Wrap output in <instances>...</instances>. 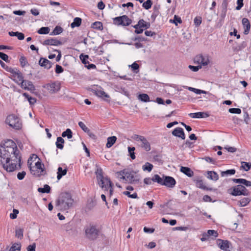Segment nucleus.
Here are the masks:
<instances>
[{
    "mask_svg": "<svg viewBox=\"0 0 251 251\" xmlns=\"http://www.w3.org/2000/svg\"><path fill=\"white\" fill-rule=\"evenodd\" d=\"M0 163L7 172L21 168V156L16 144L11 140L6 142L0 148Z\"/></svg>",
    "mask_w": 251,
    "mask_h": 251,
    "instance_id": "1",
    "label": "nucleus"
},
{
    "mask_svg": "<svg viewBox=\"0 0 251 251\" xmlns=\"http://www.w3.org/2000/svg\"><path fill=\"white\" fill-rule=\"evenodd\" d=\"M74 201L69 193H62L56 201V206L61 210H66L73 206Z\"/></svg>",
    "mask_w": 251,
    "mask_h": 251,
    "instance_id": "2",
    "label": "nucleus"
},
{
    "mask_svg": "<svg viewBox=\"0 0 251 251\" xmlns=\"http://www.w3.org/2000/svg\"><path fill=\"white\" fill-rule=\"evenodd\" d=\"M86 237L90 240L97 239L100 234L99 227L94 225H90L86 227L85 229Z\"/></svg>",
    "mask_w": 251,
    "mask_h": 251,
    "instance_id": "3",
    "label": "nucleus"
},
{
    "mask_svg": "<svg viewBox=\"0 0 251 251\" xmlns=\"http://www.w3.org/2000/svg\"><path fill=\"white\" fill-rule=\"evenodd\" d=\"M227 192L232 196H248L249 191L242 185L239 184L228 189Z\"/></svg>",
    "mask_w": 251,
    "mask_h": 251,
    "instance_id": "4",
    "label": "nucleus"
},
{
    "mask_svg": "<svg viewBox=\"0 0 251 251\" xmlns=\"http://www.w3.org/2000/svg\"><path fill=\"white\" fill-rule=\"evenodd\" d=\"M5 122L10 126L15 129H19L22 127V124L19 119L14 115L7 116Z\"/></svg>",
    "mask_w": 251,
    "mask_h": 251,
    "instance_id": "5",
    "label": "nucleus"
},
{
    "mask_svg": "<svg viewBox=\"0 0 251 251\" xmlns=\"http://www.w3.org/2000/svg\"><path fill=\"white\" fill-rule=\"evenodd\" d=\"M126 177L124 180L126 182L134 185L139 184L140 176L135 172L126 170Z\"/></svg>",
    "mask_w": 251,
    "mask_h": 251,
    "instance_id": "6",
    "label": "nucleus"
},
{
    "mask_svg": "<svg viewBox=\"0 0 251 251\" xmlns=\"http://www.w3.org/2000/svg\"><path fill=\"white\" fill-rule=\"evenodd\" d=\"M50 93L54 94L58 92L60 89V83L57 81L50 82L43 86Z\"/></svg>",
    "mask_w": 251,
    "mask_h": 251,
    "instance_id": "7",
    "label": "nucleus"
},
{
    "mask_svg": "<svg viewBox=\"0 0 251 251\" xmlns=\"http://www.w3.org/2000/svg\"><path fill=\"white\" fill-rule=\"evenodd\" d=\"M134 139L137 141L140 142L141 147L145 150L146 151H149L151 150V145L150 143L145 138L144 136L139 135H135L134 137Z\"/></svg>",
    "mask_w": 251,
    "mask_h": 251,
    "instance_id": "8",
    "label": "nucleus"
},
{
    "mask_svg": "<svg viewBox=\"0 0 251 251\" xmlns=\"http://www.w3.org/2000/svg\"><path fill=\"white\" fill-rule=\"evenodd\" d=\"M114 21L115 24L123 26L129 25L132 22L131 20L126 15L116 17L114 19Z\"/></svg>",
    "mask_w": 251,
    "mask_h": 251,
    "instance_id": "9",
    "label": "nucleus"
},
{
    "mask_svg": "<svg viewBox=\"0 0 251 251\" xmlns=\"http://www.w3.org/2000/svg\"><path fill=\"white\" fill-rule=\"evenodd\" d=\"M93 92L98 97L102 98L106 101H110L109 96L106 94L101 87L97 86L92 89Z\"/></svg>",
    "mask_w": 251,
    "mask_h": 251,
    "instance_id": "10",
    "label": "nucleus"
},
{
    "mask_svg": "<svg viewBox=\"0 0 251 251\" xmlns=\"http://www.w3.org/2000/svg\"><path fill=\"white\" fill-rule=\"evenodd\" d=\"M194 62L201 66H206L209 63V61L207 55L199 54L195 57Z\"/></svg>",
    "mask_w": 251,
    "mask_h": 251,
    "instance_id": "11",
    "label": "nucleus"
},
{
    "mask_svg": "<svg viewBox=\"0 0 251 251\" xmlns=\"http://www.w3.org/2000/svg\"><path fill=\"white\" fill-rule=\"evenodd\" d=\"M43 166V165L40 161L36 162L35 166L31 167V165H30L29 168L31 173L34 175H40V174H37L35 172L38 171V173H40L41 174L44 171Z\"/></svg>",
    "mask_w": 251,
    "mask_h": 251,
    "instance_id": "12",
    "label": "nucleus"
},
{
    "mask_svg": "<svg viewBox=\"0 0 251 251\" xmlns=\"http://www.w3.org/2000/svg\"><path fill=\"white\" fill-rule=\"evenodd\" d=\"M96 174L97 178L99 181L100 185L102 188L105 187L106 188L107 187H106V185H104V184L106 183V178H104V177L102 175V169L101 168L98 169L96 172Z\"/></svg>",
    "mask_w": 251,
    "mask_h": 251,
    "instance_id": "13",
    "label": "nucleus"
},
{
    "mask_svg": "<svg viewBox=\"0 0 251 251\" xmlns=\"http://www.w3.org/2000/svg\"><path fill=\"white\" fill-rule=\"evenodd\" d=\"M163 178L164 180L162 185L169 188H173L175 186L176 182L173 177L163 176Z\"/></svg>",
    "mask_w": 251,
    "mask_h": 251,
    "instance_id": "14",
    "label": "nucleus"
},
{
    "mask_svg": "<svg viewBox=\"0 0 251 251\" xmlns=\"http://www.w3.org/2000/svg\"><path fill=\"white\" fill-rule=\"evenodd\" d=\"M44 45H50L57 46L62 45V43L55 38H51L45 40L43 43Z\"/></svg>",
    "mask_w": 251,
    "mask_h": 251,
    "instance_id": "15",
    "label": "nucleus"
},
{
    "mask_svg": "<svg viewBox=\"0 0 251 251\" xmlns=\"http://www.w3.org/2000/svg\"><path fill=\"white\" fill-rule=\"evenodd\" d=\"M21 87L25 90H28L31 92H33L35 90V87L32 82L29 80H25V82L23 83V86L21 85Z\"/></svg>",
    "mask_w": 251,
    "mask_h": 251,
    "instance_id": "16",
    "label": "nucleus"
},
{
    "mask_svg": "<svg viewBox=\"0 0 251 251\" xmlns=\"http://www.w3.org/2000/svg\"><path fill=\"white\" fill-rule=\"evenodd\" d=\"M39 64L45 69H49L52 66L51 62L46 58L41 57L39 61Z\"/></svg>",
    "mask_w": 251,
    "mask_h": 251,
    "instance_id": "17",
    "label": "nucleus"
},
{
    "mask_svg": "<svg viewBox=\"0 0 251 251\" xmlns=\"http://www.w3.org/2000/svg\"><path fill=\"white\" fill-rule=\"evenodd\" d=\"M242 23L244 28V33L246 35H247L249 34L251 28L250 23L249 20L246 18H243Z\"/></svg>",
    "mask_w": 251,
    "mask_h": 251,
    "instance_id": "18",
    "label": "nucleus"
},
{
    "mask_svg": "<svg viewBox=\"0 0 251 251\" xmlns=\"http://www.w3.org/2000/svg\"><path fill=\"white\" fill-rule=\"evenodd\" d=\"M217 244L219 247V248L224 251H227L229 248V242L227 240H222L219 239L217 241Z\"/></svg>",
    "mask_w": 251,
    "mask_h": 251,
    "instance_id": "19",
    "label": "nucleus"
},
{
    "mask_svg": "<svg viewBox=\"0 0 251 251\" xmlns=\"http://www.w3.org/2000/svg\"><path fill=\"white\" fill-rule=\"evenodd\" d=\"M232 181L236 183H240L247 187L251 186V181L243 178H233Z\"/></svg>",
    "mask_w": 251,
    "mask_h": 251,
    "instance_id": "20",
    "label": "nucleus"
},
{
    "mask_svg": "<svg viewBox=\"0 0 251 251\" xmlns=\"http://www.w3.org/2000/svg\"><path fill=\"white\" fill-rule=\"evenodd\" d=\"M14 78V80L16 83L23 86V83L25 82V80L24 79V77L21 72H19V73H17L16 77Z\"/></svg>",
    "mask_w": 251,
    "mask_h": 251,
    "instance_id": "21",
    "label": "nucleus"
},
{
    "mask_svg": "<svg viewBox=\"0 0 251 251\" xmlns=\"http://www.w3.org/2000/svg\"><path fill=\"white\" fill-rule=\"evenodd\" d=\"M196 186L199 188L206 190H212V188L207 187L202 180H198L196 182Z\"/></svg>",
    "mask_w": 251,
    "mask_h": 251,
    "instance_id": "22",
    "label": "nucleus"
},
{
    "mask_svg": "<svg viewBox=\"0 0 251 251\" xmlns=\"http://www.w3.org/2000/svg\"><path fill=\"white\" fill-rule=\"evenodd\" d=\"M106 183H105L104 185H106L107 188H106L105 187H103V188H105V190H108L109 188V196H111L113 192L112 183L109 178H106Z\"/></svg>",
    "mask_w": 251,
    "mask_h": 251,
    "instance_id": "23",
    "label": "nucleus"
},
{
    "mask_svg": "<svg viewBox=\"0 0 251 251\" xmlns=\"http://www.w3.org/2000/svg\"><path fill=\"white\" fill-rule=\"evenodd\" d=\"M180 171L189 177L192 176L194 175L193 172L188 167H181Z\"/></svg>",
    "mask_w": 251,
    "mask_h": 251,
    "instance_id": "24",
    "label": "nucleus"
},
{
    "mask_svg": "<svg viewBox=\"0 0 251 251\" xmlns=\"http://www.w3.org/2000/svg\"><path fill=\"white\" fill-rule=\"evenodd\" d=\"M207 178L216 181L218 179V175L214 171H208L207 172Z\"/></svg>",
    "mask_w": 251,
    "mask_h": 251,
    "instance_id": "25",
    "label": "nucleus"
},
{
    "mask_svg": "<svg viewBox=\"0 0 251 251\" xmlns=\"http://www.w3.org/2000/svg\"><path fill=\"white\" fill-rule=\"evenodd\" d=\"M67 172V169H65L64 170L61 167L58 168L57 169V178L58 180L60 179L63 176L66 175Z\"/></svg>",
    "mask_w": 251,
    "mask_h": 251,
    "instance_id": "26",
    "label": "nucleus"
},
{
    "mask_svg": "<svg viewBox=\"0 0 251 251\" xmlns=\"http://www.w3.org/2000/svg\"><path fill=\"white\" fill-rule=\"evenodd\" d=\"M251 201L249 198H244L238 201V205L241 207L245 206L248 205Z\"/></svg>",
    "mask_w": 251,
    "mask_h": 251,
    "instance_id": "27",
    "label": "nucleus"
},
{
    "mask_svg": "<svg viewBox=\"0 0 251 251\" xmlns=\"http://www.w3.org/2000/svg\"><path fill=\"white\" fill-rule=\"evenodd\" d=\"M117 137L115 136L109 137L107 138V142L106 143V147L110 148L116 142Z\"/></svg>",
    "mask_w": 251,
    "mask_h": 251,
    "instance_id": "28",
    "label": "nucleus"
},
{
    "mask_svg": "<svg viewBox=\"0 0 251 251\" xmlns=\"http://www.w3.org/2000/svg\"><path fill=\"white\" fill-rule=\"evenodd\" d=\"M82 20L80 18L76 17L74 19V21L71 24V26L72 28H74L75 27H78L81 24Z\"/></svg>",
    "mask_w": 251,
    "mask_h": 251,
    "instance_id": "29",
    "label": "nucleus"
},
{
    "mask_svg": "<svg viewBox=\"0 0 251 251\" xmlns=\"http://www.w3.org/2000/svg\"><path fill=\"white\" fill-rule=\"evenodd\" d=\"M64 143V140L61 137L57 138V141L56 142V147L59 149H63L64 146L63 144Z\"/></svg>",
    "mask_w": 251,
    "mask_h": 251,
    "instance_id": "30",
    "label": "nucleus"
},
{
    "mask_svg": "<svg viewBox=\"0 0 251 251\" xmlns=\"http://www.w3.org/2000/svg\"><path fill=\"white\" fill-rule=\"evenodd\" d=\"M152 181L158 183L160 185H163L164 178H161L158 175H155L152 177Z\"/></svg>",
    "mask_w": 251,
    "mask_h": 251,
    "instance_id": "31",
    "label": "nucleus"
},
{
    "mask_svg": "<svg viewBox=\"0 0 251 251\" xmlns=\"http://www.w3.org/2000/svg\"><path fill=\"white\" fill-rule=\"evenodd\" d=\"M63 29L60 26H56L52 32L50 34V35H57L60 34L63 32Z\"/></svg>",
    "mask_w": 251,
    "mask_h": 251,
    "instance_id": "32",
    "label": "nucleus"
},
{
    "mask_svg": "<svg viewBox=\"0 0 251 251\" xmlns=\"http://www.w3.org/2000/svg\"><path fill=\"white\" fill-rule=\"evenodd\" d=\"M23 96L27 99L29 101L30 104L33 105L36 102V99L35 98H33L30 97L28 94L26 93H24L23 94Z\"/></svg>",
    "mask_w": 251,
    "mask_h": 251,
    "instance_id": "33",
    "label": "nucleus"
},
{
    "mask_svg": "<svg viewBox=\"0 0 251 251\" xmlns=\"http://www.w3.org/2000/svg\"><path fill=\"white\" fill-rule=\"evenodd\" d=\"M138 99L145 102L150 101L149 96L146 94H140L138 96Z\"/></svg>",
    "mask_w": 251,
    "mask_h": 251,
    "instance_id": "34",
    "label": "nucleus"
},
{
    "mask_svg": "<svg viewBox=\"0 0 251 251\" xmlns=\"http://www.w3.org/2000/svg\"><path fill=\"white\" fill-rule=\"evenodd\" d=\"M62 137H67L68 139H70L73 136V133L71 130L69 128H67L65 131L62 133Z\"/></svg>",
    "mask_w": 251,
    "mask_h": 251,
    "instance_id": "35",
    "label": "nucleus"
},
{
    "mask_svg": "<svg viewBox=\"0 0 251 251\" xmlns=\"http://www.w3.org/2000/svg\"><path fill=\"white\" fill-rule=\"evenodd\" d=\"M50 188L49 185L47 184H45L44 186V188H38V191L40 193H50Z\"/></svg>",
    "mask_w": 251,
    "mask_h": 251,
    "instance_id": "36",
    "label": "nucleus"
},
{
    "mask_svg": "<svg viewBox=\"0 0 251 251\" xmlns=\"http://www.w3.org/2000/svg\"><path fill=\"white\" fill-rule=\"evenodd\" d=\"M126 170L125 169L122 171H121L120 172H117L116 173V176L124 180H125V178L126 177Z\"/></svg>",
    "mask_w": 251,
    "mask_h": 251,
    "instance_id": "37",
    "label": "nucleus"
},
{
    "mask_svg": "<svg viewBox=\"0 0 251 251\" xmlns=\"http://www.w3.org/2000/svg\"><path fill=\"white\" fill-rule=\"evenodd\" d=\"M236 171L234 169L227 170L226 171L221 172V176L224 177L225 176H227L228 175H232L235 174Z\"/></svg>",
    "mask_w": 251,
    "mask_h": 251,
    "instance_id": "38",
    "label": "nucleus"
},
{
    "mask_svg": "<svg viewBox=\"0 0 251 251\" xmlns=\"http://www.w3.org/2000/svg\"><path fill=\"white\" fill-rule=\"evenodd\" d=\"M153 167V165L150 163L146 162L145 164L142 166V169L144 171L150 172L152 170Z\"/></svg>",
    "mask_w": 251,
    "mask_h": 251,
    "instance_id": "39",
    "label": "nucleus"
},
{
    "mask_svg": "<svg viewBox=\"0 0 251 251\" xmlns=\"http://www.w3.org/2000/svg\"><path fill=\"white\" fill-rule=\"evenodd\" d=\"M139 25H140V27L144 29H147L150 26V24L147 23L143 19H141L139 21Z\"/></svg>",
    "mask_w": 251,
    "mask_h": 251,
    "instance_id": "40",
    "label": "nucleus"
},
{
    "mask_svg": "<svg viewBox=\"0 0 251 251\" xmlns=\"http://www.w3.org/2000/svg\"><path fill=\"white\" fill-rule=\"evenodd\" d=\"M251 168V163L250 164L249 163L244 161L241 162V169H242L246 171H248Z\"/></svg>",
    "mask_w": 251,
    "mask_h": 251,
    "instance_id": "41",
    "label": "nucleus"
},
{
    "mask_svg": "<svg viewBox=\"0 0 251 251\" xmlns=\"http://www.w3.org/2000/svg\"><path fill=\"white\" fill-rule=\"evenodd\" d=\"M92 27L94 29L102 30L103 29L102 24L100 22H95L92 24Z\"/></svg>",
    "mask_w": 251,
    "mask_h": 251,
    "instance_id": "42",
    "label": "nucleus"
},
{
    "mask_svg": "<svg viewBox=\"0 0 251 251\" xmlns=\"http://www.w3.org/2000/svg\"><path fill=\"white\" fill-rule=\"evenodd\" d=\"M50 31L49 27H42L40 28L37 31L40 34H48Z\"/></svg>",
    "mask_w": 251,
    "mask_h": 251,
    "instance_id": "43",
    "label": "nucleus"
},
{
    "mask_svg": "<svg viewBox=\"0 0 251 251\" xmlns=\"http://www.w3.org/2000/svg\"><path fill=\"white\" fill-rule=\"evenodd\" d=\"M21 245L20 244L15 243L12 245L9 251H20Z\"/></svg>",
    "mask_w": 251,
    "mask_h": 251,
    "instance_id": "44",
    "label": "nucleus"
},
{
    "mask_svg": "<svg viewBox=\"0 0 251 251\" xmlns=\"http://www.w3.org/2000/svg\"><path fill=\"white\" fill-rule=\"evenodd\" d=\"M15 236L20 239L23 238L24 230L22 228H18L16 230Z\"/></svg>",
    "mask_w": 251,
    "mask_h": 251,
    "instance_id": "45",
    "label": "nucleus"
},
{
    "mask_svg": "<svg viewBox=\"0 0 251 251\" xmlns=\"http://www.w3.org/2000/svg\"><path fill=\"white\" fill-rule=\"evenodd\" d=\"M182 131H183V129L182 128L176 127L173 131L172 134L174 136L178 137Z\"/></svg>",
    "mask_w": 251,
    "mask_h": 251,
    "instance_id": "46",
    "label": "nucleus"
},
{
    "mask_svg": "<svg viewBox=\"0 0 251 251\" xmlns=\"http://www.w3.org/2000/svg\"><path fill=\"white\" fill-rule=\"evenodd\" d=\"M152 4V3L151 0H147L143 3L142 6L144 8L148 10L151 7Z\"/></svg>",
    "mask_w": 251,
    "mask_h": 251,
    "instance_id": "47",
    "label": "nucleus"
},
{
    "mask_svg": "<svg viewBox=\"0 0 251 251\" xmlns=\"http://www.w3.org/2000/svg\"><path fill=\"white\" fill-rule=\"evenodd\" d=\"M89 58V56L88 55H83V54H81L80 55V59H81L82 62L85 64V65L88 63H89L88 61L87 60Z\"/></svg>",
    "mask_w": 251,
    "mask_h": 251,
    "instance_id": "48",
    "label": "nucleus"
},
{
    "mask_svg": "<svg viewBox=\"0 0 251 251\" xmlns=\"http://www.w3.org/2000/svg\"><path fill=\"white\" fill-rule=\"evenodd\" d=\"M209 116V115L206 112H197V118H207Z\"/></svg>",
    "mask_w": 251,
    "mask_h": 251,
    "instance_id": "49",
    "label": "nucleus"
},
{
    "mask_svg": "<svg viewBox=\"0 0 251 251\" xmlns=\"http://www.w3.org/2000/svg\"><path fill=\"white\" fill-rule=\"evenodd\" d=\"M134 147H128V151L132 159H134L135 158V155L134 152Z\"/></svg>",
    "mask_w": 251,
    "mask_h": 251,
    "instance_id": "50",
    "label": "nucleus"
},
{
    "mask_svg": "<svg viewBox=\"0 0 251 251\" xmlns=\"http://www.w3.org/2000/svg\"><path fill=\"white\" fill-rule=\"evenodd\" d=\"M228 111L230 113H235L238 114L241 113V110L240 108H231L229 109Z\"/></svg>",
    "mask_w": 251,
    "mask_h": 251,
    "instance_id": "51",
    "label": "nucleus"
},
{
    "mask_svg": "<svg viewBox=\"0 0 251 251\" xmlns=\"http://www.w3.org/2000/svg\"><path fill=\"white\" fill-rule=\"evenodd\" d=\"M78 125L84 132H86L89 131V128L85 126V125L82 122H79L78 123Z\"/></svg>",
    "mask_w": 251,
    "mask_h": 251,
    "instance_id": "52",
    "label": "nucleus"
},
{
    "mask_svg": "<svg viewBox=\"0 0 251 251\" xmlns=\"http://www.w3.org/2000/svg\"><path fill=\"white\" fill-rule=\"evenodd\" d=\"M19 213V210L17 209H14L13 210V213H11L10 217L12 219H15L17 217V214Z\"/></svg>",
    "mask_w": 251,
    "mask_h": 251,
    "instance_id": "53",
    "label": "nucleus"
},
{
    "mask_svg": "<svg viewBox=\"0 0 251 251\" xmlns=\"http://www.w3.org/2000/svg\"><path fill=\"white\" fill-rule=\"evenodd\" d=\"M243 0H237V6L236 7V9L237 10H240L241 9V8L243 6V5H244Z\"/></svg>",
    "mask_w": 251,
    "mask_h": 251,
    "instance_id": "54",
    "label": "nucleus"
},
{
    "mask_svg": "<svg viewBox=\"0 0 251 251\" xmlns=\"http://www.w3.org/2000/svg\"><path fill=\"white\" fill-rule=\"evenodd\" d=\"M25 175H26V173L25 171L19 172L17 174V178L19 180H22L24 178Z\"/></svg>",
    "mask_w": 251,
    "mask_h": 251,
    "instance_id": "55",
    "label": "nucleus"
},
{
    "mask_svg": "<svg viewBox=\"0 0 251 251\" xmlns=\"http://www.w3.org/2000/svg\"><path fill=\"white\" fill-rule=\"evenodd\" d=\"M0 58L6 62L9 61L8 56L3 52H0Z\"/></svg>",
    "mask_w": 251,
    "mask_h": 251,
    "instance_id": "56",
    "label": "nucleus"
},
{
    "mask_svg": "<svg viewBox=\"0 0 251 251\" xmlns=\"http://www.w3.org/2000/svg\"><path fill=\"white\" fill-rule=\"evenodd\" d=\"M188 68L193 72H197L199 69L201 68V66H194L192 65H189Z\"/></svg>",
    "mask_w": 251,
    "mask_h": 251,
    "instance_id": "57",
    "label": "nucleus"
},
{
    "mask_svg": "<svg viewBox=\"0 0 251 251\" xmlns=\"http://www.w3.org/2000/svg\"><path fill=\"white\" fill-rule=\"evenodd\" d=\"M207 234L208 236H213L215 237L218 236V233L214 230H208L207 231Z\"/></svg>",
    "mask_w": 251,
    "mask_h": 251,
    "instance_id": "58",
    "label": "nucleus"
},
{
    "mask_svg": "<svg viewBox=\"0 0 251 251\" xmlns=\"http://www.w3.org/2000/svg\"><path fill=\"white\" fill-rule=\"evenodd\" d=\"M21 65L22 67L25 66L27 63V60L25 57L22 56L20 59Z\"/></svg>",
    "mask_w": 251,
    "mask_h": 251,
    "instance_id": "59",
    "label": "nucleus"
},
{
    "mask_svg": "<svg viewBox=\"0 0 251 251\" xmlns=\"http://www.w3.org/2000/svg\"><path fill=\"white\" fill-rule=\"evenodd\" d=\"M174 23L176 25H177V23H178L179 24L182 23V20L179 17H178V16L175 15L174 16Z\"/></svg>",
    "mask_w": 251,
    "mask_h": 251,
    "instance_id": "60",
    "label": "nucleus"
},
{
    "mask_svg": "<svg viewBox=\"0 0 251 251\" xmlns=\"http://www.w3.org/2000/svg\"><path fill=\"white\" fill-rule=\"evenodd\" d=\"M95 205V202L92 200H91L90 201H88V203L87 205V207L89 209H91L94 207Z\"/></svg>",
    "mask_w": 251,
    "mask_h": 251,
    "instance_id": "61",
    "label": "nucleus"
},
{
    "mask_svg": "<svg viewBox=\"0 0 251 251\" xmlns=\"http://www.w3.org/2000/svg\"><path fill=\"white\" fill-rule=\"evenodd\" d=\"M63 72V69L62 67V66L56 65V68H55V73L57 74H60Z\"/></svg>",
    "mask_w": 251,
    "mask_h": 251,
    "instance_id": "62",
    "label": "nucleus"
},
{
    "mask_svg": "<svg viewBox=\"0 0 251 251\" xmlns=\"http://www.w3.org/2000/svg\"><path fill=\"white\" fill-rule=\"evenodd\" d=\"M192 143L190 142L189 141L187 140L186 142L183 144L181 146V148L184 149L186 148L187 147H189V148H191Z\"/></svg>",
    "mask_w": 251,
    "mask_h": 251,
    "instance_id": "63",
    "label": "nucleus"
},
{
    "mask_svg": "<svg viewBox=\"0 0 251 251\" xmlns=\"http://www.w3.org/2000/svg\"><path fill=\"white\" fill-rule=\"evenodd\" d=\"M36 244L33 243L29 245L27 248V251H35Z\"/></svg>",
    "mask_w": 251,
    "mask_h": 251,
    "instance_id": "64",
    "label": "nucleus"
}]
</instances>
